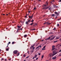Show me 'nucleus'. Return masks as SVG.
Instances as JSON below:
<instances>
[{
  "mask_svg": "<svg viewBox=\"0 0 61 61\" xmlns=\"http://www.w3.org/2000/svg\"><path fill=\"white\" fill-rule=\"evenodd\" d=\"M48 3H47V2H46V5H43V7L42 8L43 9H45L46 10L47 9H48L49 7V6H47L48 5Z\"/></svg>",
  "mask_w": 61,
  "mask_h": 61,
  "instance_id": "f257e3e1",
  "label": "nucleus"
},
{
  "mask_svg": "<svg viewBox=\"0 0 61 61\" xmlns=\"http://www.w3.org/2000/svg\"><path fill=\"white\" fill-rule=\"evenodd\" d=\"M54 56V54L52 53H50L49 54V56L50 57H53Z\"/></svg>",
  "mask_w": 61,
  "mask_h": 61,
  "instance_id": "f03ea898",
  "label": "nucleus"
},
{
  "mask_svg": "<svg viewBox=\"0 0 61 61\" xmlns=\"http://www.w3.org/2000/svg\"><path fill=\"white\" fill-rule=\"evenodd\" d=\"M18 51L16 50H15L13 51V53H14V54H16L17 53Z\"/></svg>",
  "mask_w": 61,
  "mask_h": 61,
  "instance_id": "7ed1b4c3",
  "label": "nucleus"
},
{
  "mask_svg": "<svg viewBox=\"0 0 61 61\" xmlns=\"http://www.w3.org/2000/svg\"><path fill=\"white\" fill-rule=\"evenodd\" d=\"M57 49H56L54 51H53V55L54 56V55H56V53H55V52H56V50Z\"/></svg>",
  "mask_w": 61,
  "mask_h": 61,
  "instance_id": "20e7f679",
  "label": "nucleus"
},
{
  "mask_svg": "<svg viewBox=\"0 0 61 61\" xmlns=\"http://www.w3.org/2000/svg\"><path fill=\"white\" fill-rule=\"evenodd\" d=\"M33 15H32L31 16H29V17L30 18V19H32V18L33 17Z\"/></svg>",
  "mask_w": 61,
  "mask_h": 61,
  "instance_id": "39448f33",
  "label": "nucleus"
},
{
  "mask_svg": "<svg viewBox=\"0 0 61 61\" xmlns=\"http://www.w3.org/2000/svg\"><path fill=\"white\" fill-rule=\"evenodd\" d=\"M21 28H18L17 29V32L18 33V31H20V29Z\"/></svg>",
  "mask_w": 61,
  "mask_h": 61,
  "instance_id": "423d86ee",
  "label": "nucleus"
},
{
  "mask_svg": "<svg viewBox=\"0 0 61 61\" xmlns=\"http://www.w3.org/2000/svg\"><path fill=\"white\" fill-rule=\"evenodd\" d=\"M51 24V23H49L48 22H46V24H47L48 25H49Z\"/></svg>",
  "mask_w": 61,
  "mask_h": 61,
  "instance_id": "0eeeda50",
  "label": "nucleus"
},
{
  "mask_svg": "<svg viewBox=\"0 0 61 61\" xmlns=\"http://www.w3.org/2000/svg\"><path fill=\"white\" fill-rule=\"evenodd\" d=\"M35 48V47H31L30 48V49L33 50H34Z\"/></svg>",
  "mask_w": 61,
  "mask_h": 61,
  "instance_id": "6e6552de",
  "label": "nucleus"
},
{
  "mask_svg": "<svg viewBox=\"0 0 61 61\" xmlns=\"http://www.w3.org/2000/svg\"><path fill=\"white\" fill-rule=\"evenodd\" d=\"M55 36H54V37H53V38L51 39H50V40H51H51H53V39H54V38H55Z\"/></svg>",
  "mask_w": 61,
  "mask_h": 61,
  "instance_id": "1a4fd4ad",
  "label": "nucleus"
},
{
  "mask_svg": "<svg viewBox=\"0 0 61 61\" xmlns=\"http://www.w3.org/2000/svg\"><path fill=\"white\" fill-rule=\"evenodd\" d=\"M54 8H58V6H56V5H54Z\"/></svg>",
  "mask_w": 61,
  "mask_h": 61,
  "instance_id": "9d476101",
  "label": "nucleus"
},
{
  "mask_svg": "<svg viewBox=\"0 0 61 61\" xmlns=\"http://www.w3.org/2000/svg\"><path fill=\"white\" fill-rule=\"evenodd\" d=\"M55 50H56V48H52V51H53V50H55Z\"/></svg>",
  "mask_w": 61,
  "mask_h": 61,
  "instance_id": "9b49d317",
  "label": "nucleus"
},
{
  "mask_svg": "<svg viewBox=\"0 0 61 61\" xmlns=\"http://www.w3.org/2000/svg\"><path fill=\"white\" fill-rule=\"evenodd\" d=\"M29 22L28 21H26L25 22V23L26 25H27H27H28V24Z\"/></svg>",
  "mask_w": 61,
  "mask_h": 61,
  "instance_id": "f8f14e48",
  "label": "nucleus"
},
{
  "mask_svg": "<svg viewBox=\"0 0 61 61\" xmlns=\"http://www.w3.org/2000/svg\"><path fill=\"white\" fill-rule=\"evenodd\" d=\"M50 38H51V36H50L49 38H47V39H46L45 40H49V39H50Z\"/></svg>",
  "mask_w": 61,
  "mask_h": 61,
  "instance_id": "ddd939ff",
  "label": "nucleus"
},
{
  "mask_svg": "<svg viewBox=\"0 0 61 61\" xmlns=\"http://www.w3.org/2000/svg\"><path fill=\"white\" fill-rule=\"evenodd\" d=\"M36 50H39V46H38L36 47Z\"/></svg>",
  "mask_w": 61,
  "mask_h": 61,
  "instance_id": "4468645a",
  "label": "nucleus"
},
{
  "mask_svg": "<svg viewBox=\"0 0 61 61\" xmlns=\"http://www.w3.org/2000/svg\"><path fill=\"white\" fill-rule=\"evenodd\" d=\"M35 57H34V58H36V57H37V55L35 54Z\"/></svg>",
  "mask_w": 61,
  "mask_h": 61,
  "instance_id": "2eb2a0df",
  "label": "nucleus"
},
{
  "mask_svg": "<svg viewBox=\"0 0 61 61\" xmlns=\"http://www.w3.org/2000/svg\"><path fill=\"white\" fill-rule=\"evenodd\" d=\"M34 51L33 50H31L30 51V52H31V54H32V53H33V52H34Z\"/></svg>",
  "mask_w": 61,
  "mask_h": 61,
  "instance_id": "dca6fc26",
  "label": "nucleus"
},
{
  "mask_svg": "<svg viewBox=\"0 0 61 61\" xmlns=\"http://www.w3.org/2000/svg\"><path fill=\"white\" fill-rule=\"evenodd\" d=\"M27 36V35H25L24 36V37H25H25H26V36Z\"/></svg>",
  "mask_w": 61,
  "mask_h": 61,
  "instance_id": "f3484780",
  "label": "nucleus"
},
{
  "mask_svg": "<svg viewBox=\"0 0 61 61\" xmlns=\"http://www.w3.org/2000/svg\"><path fill=\"white\" fill-rule=\"evenodd\" d=\"M56 57H53L52 58V59H56Z\"/></svg>",
  "mask_w": 61,
  "mask_h": 61,
  "instance_id": "a211bd4d",
  "label": "nucleus"
},
{
  "mask_svg": "<svg viewBox=\"0 0 61 61\" xmlns=\"http://www.w3.org/2000/svg\"><path fill=\"white\" fill-rule=\"evenodd\" d=\"M9 48L8 47V48H7V49H6V50L7 51H8L9 50Z\"/></svg>",
  "mask_w": 61,
  "mask_h": 61,
  "instance_id": "6ab92c4d",
  "label": "nucleus"
},
{
  "mask_svg": "<svg viewBox=\"0 0 61 61\" xmlns=\"http://www.w3.org/2000/svg\"><path fill=\"white\" fill-rule=\"evenodd\" d=\"M30 21H31V19H30L29 20H28V22H30Z\"/></svg>",
  "mask_w": 61,
  "mask_h": 61,
  "instance_id": "aec40b11",
  "label": "nucleus"
},
{
  "mask_svg": "<svg viewBox=\"0 0 61 61\" xmlns=\"http://www.w3.org/2000/svg\"><path fill=\"white\" fill-rule=\"evenodd\" d=\"M21 26H17V27L18 28H21Z\"/></svg>",
  "mask_w": 61,
  "mask_h": 61,
  "instance_id": "412c9836",
  "label": "nucleus"
},
{
  "mask_svg": "<svg viewBox=\"0 0 61 61\" xmlns=\"http://www.w3.org/2000/svg\"><path fill=\"white\" fill-rule=\"evenodd\" d=\"M33 24H34V23H31L30 24V25H33Z\"/></svg>",
  "mask_w": 61,
  "mask_h": 61,
  "instance_id": "4be33fe9",
  "label": "nucleus"
},
{
  "mask_svg": "<svg viewBox=\"0 0 61 61\" xmlns=\"http://www.w3.org/2000/svg\"><path fill=\"white\" fill-rule=\"evenodd\" d=\"M35 44H33L32 46H31V47H34V46H35Z\"/></svg>",
  "mask_w": 61,
  "mask_h": 61,
  "instance_id": "5701e85b",
  "label": "nucleus"
},
{
  "mask_svg": "<svg viewBox=\"0 0 61 61\" xmlns=\"http://www.w3.org/2000/svg\"><path fill=\"white\" fill-rule=\"evenodd\" d=\"M55 47V46L54 45H53L52 46V48H54Z\"/></svg>",
  "mask_w": 61,
  "mask_h": 61,
  "instance_id": "b1692460",
  "label": "nucleus"
},
{
  "mask_svg": "<svg viewBox=\"0 0 61 61\" xmlns=\"http://www.w3.org/2000/svg\"><path fill=\"white\" fill-rule=\"evenodd\" d=\"M55 15L54 14H52V16H55Z\"/></svg>",
  "mask_w": 61,
  "mask_h": 61,
  "instance_id": "393cba45",
  "label": "nucleus"
},
{
  "mask_svg": "<svg viewBox=\"0 0 61 61\" xmlns=\"http://www.w3.org/2000/svg\"><path fill=\"white\" fill-rule=\"evenodd\" d=\"M34 21V20H32L31 21V22H32V23H33V21Z\"/></svg>",
  "mask_w": 61,
  "mask_h": 61,
  "instance_id": "a878e982",
  "label": "nucleus"
},
{
  "mask_svg": "<svg viewBox=\"0 0 61 61\" xmlns=\"http://www.w3.org/2000/svg\"><path fill=\"white\" fill-rule=\"evenodd\" d=\"M44 56L43 55H42V56H41V58L42 59V58H43V57H44Z\"/></svg>",
  "mask_w": 61,
  "mask_h": 61,
  "instance_id": "bb28decb",
  "label": "nucleus"
},
{
  "mask_svg": "<svg viewBox=\"0 0 61 61\" xmlns=\"http://www.w3.org/2000/svg\"><path fill=\"white\" fill-rule=\"evenodd\" d=\"M14 43H15V42H12V44H14Z\"/></svg>",
  "mask_w": 61,
  "mask_h": 61,
  "instance_id": "cd10ccee",
  "label": "nucleus"
},
{
  "mask_svg": "<svg viewBox=\"0 0 61 61\" xmlns=\"http://www.w3.org/2000/svg\"><path fill=\"white\" fill-rule=\"evenodd\" d=\"M57 15H59V12H58V13L57 12Z\"/></svg>",
  "mask_w": 61,
  "mask_h": 61,
  "instance_id": "c85d7f7f",
  "label": "nucleus"
},
{
  "mask_svg": "<svg viewBox=\"0 0 61 61\" xmlns=\"http://www.w3.org/2000/svg\"><path fill=\"white\" fill-rule=\"evenodd\" d=\"M59 26V24H57V26Z\"/></svg>",
  "mask_w": 61,
  "mask_h": 61,
  "instance_id": "c756f323",
  "label": "nucleus"
},
{
  "mask_svg": "<svg viewBox=\"0 0 61 61\" xmlns=\"http://www.w3.org/2000/svg\"><path fill=\"white\" fill-rule=\"evenodd\" d=\"M27 15L26 14V15L25 16V17L26 18V17H27Z\"/></svg>",
  "mask_w": 61,
  "mask_h": 61,
  "instance_id": "7c9ffc66",
  "label": "nucleus"
},
{
  "mask_svg": "<svg viewBox=\"0 0 61 61\" xmlns=\"http://www.w3.org/2000/svg\"><path fill=\"white\" fill-rule=\"evenodd\" d=\"M29 56H28L26 58H29Z\"/></svg>",
  "mask_w": 61,
  "mask_h": 61,
  "instance_id": "2f4dec72",
  "label": "nucleus"
},
{
  "mask_svg": "<svg viewBox=\"0 0 61 61\" xmlns=\"http://www.w3.org/2000/svg\"><path fill=\"white\" fill-rule=\"evenodd\" d=\"M19 53H18V54H17V56H19Z\"/></svg>",
  "mask_w": 61,
  "mask_h": 61,
  "instance_id": "473e14b6",
  "label": "nucleus"
},
{
  "mask_svg": "<svg viewBox=\"0 0 61 61\" xmlns=\"http://www.w3.org/2000/svg\"><path fill=\"white\" fill-rule=\"evenodd\" d=\"M56 42H57V41H55L54 42V43H56Z\"/></svg>",
  "mask_w": 61,
  "mask_h": 61,
  "instance_id": "72a5a7b5",
  "label": "nucleus"
},
{
  "mask_svg": "<svg viewBox=\"0 0 61 61\" xmlns=\"http://www.w3.org/2000/svg\"><path fill=\"white\" fill-rule=\"evenodd\" d=\"M25 56H26V55H25L24 54L23 55V56L24 57H25Z\"/></svg>",
  "mask_w": 61,
  "mask_h": 61,
  "instance_id": "f704fd0d",
  "label": "nucleus"
},
{
  "mask_svg": "<svg viewBox=\"0 0 61 61\" xmlns=\"http://www.w3.org/2000/svg\"><path fill=\"white\" fill-rule=\"evenodd\" d=\"M46 47V46H44L43 47V48H45Z\"/></svg>",
  "mask_w": 61,
  "mask_h": 61,
  "instance_id": "c9c22d12",
  "label": "nucleus"
},
{
  "mask_svg": "<svg viewBox=\"0 0 61 61\" xmlns=\"http://www.w3.org/2000/svg\"><path fill=\"white\" fill-rule=\"evenodd\" d=\"M55 14H57V12H55Z\"/></svg>",
  "mask_w": 61,
  "mask_h": 61,
  "instance_id": "e433bc0d",
  "label": "nucleus"
},
{
  "mask_svg": "<svg viewBox=\"0 0 61 61\" xmlns=\"http://www.w3.org/2000/svg\"><path fill=\"white\" fill-rule=\"evenodd\" d=\"M39 46V47L40 48H41V46Z\"/></svg>",
  "mask_w": 61,
  "mask_h": 61,
  "instance_id": "4c0bfd02",
  "label": "nucleus"
},
{
  "mask_svg": "<svg viewBox=\"0 0 61 61\" xmlns=\"http://www.w3.org/2000/svg\"><path fill=\"white\" fill-rule=\"evenodd\" d=\"M54 30H56V28H54V29H53Z\"/></svg>",
  "mask_w": 61,
  "mask_h": 61,
  "instance_id": "58836bf2",
  "label": "nucleus"
},
{
  "mask_svg": "<svg viewBox=\"0 0 61 61\" xmlns=\"http://www.w3.org/2000/svg\"><path fill=\"white\" fill-rule=\"evenodd\" d=\"M45 49H44V48H43L42 49V50H45Z\"/></svg>",
  "mask_w": 61,
  "mask_h": 61,
  "instance_id": "ea45409f",
  "label": "nucleus"
},
{
  "mask_svg": "<svg viewBox=\"0 0 61 61\" xmlns=\"http://www.w3.org/2000/svg\"><path fill=\"white\" fill-rule=\"evenodd\" d=\"M1 15H5V14H2Z\"/></svg>",
  "mask_w": 61,
  "mask_h": 61,
  "instance_id": "a19ab883",
  "label": "nucleus"
},
{
  "mask_svg": "<svg viewBox=\"0 0 61 61\" xmlns=\"http://www.w3.org/2000/svg\"><path fill=\"white\" fill-rule=\"evenodd\" d=\"M34 10H36V7H35L34 8Z\"/></svg>",
  "mask_w": 61,
  "mask_h": 61,
  "instance_id": "79ce46f5",
  "label": "nucleus"
},
{
  "mask_svg": "<svg viewBox=\"0 0 61 61\" xmlns=\"http://www.w3.org/2000/svg\"><path fill=\"white\" fill-rule=\"evenodd\" d=\"M58 53H59V52H58L57 51V52H56V54H57Z\"/></svg>",
  "mask_w": 61,
  "mask_h": 61,
  "instance_id": "37998d69",
  "label": "nucleus"
},
{
  "mask_svg": "<svg viewBox=\"0 0 61 61\" xmlns=\"http://www.w3.org/2000/svg\"><path fill=\"white\" fill-rule=\"evenodd\" d=\"M36 29H33V30H36Z\"/></svg>",
  "mask_w": 61,
  "mask_h": 61,
  "instance_id": "c03bdc74",
  "label": "nucleus"
},
{
  "mask_svg": "<svg viewBox=\"0 0 61 61\" xmlns=\"http://www.w3.org/2000/svg\"><path fill=\"white\" fill-rule=\"evenodd\" d=\"M38 55H39L40 56V55H41V54H40V53H39L38 54Z\"/></svg>",
  "mask_w": 61,
  "mask_h": 61,
  "instance_id": "a18cd8bd",
  "label": "nucleus"
},
{
  "mask_svg": "<svg viewBox=\"0 0 61 61\" xmlns=\"http://www.w3.org/2000/svg\"><path fill=\"white\" fill-rule=\"evenodd\" d=\"M46 24V22H45L44 23V25H45V24Z\"/></svg>",
  "mask_w": 61,
  "mask_h": 61,
  "instance_id": "49530a36",
  "label": "nucleus"
},
{
  "mask_svg": "<svg viewBox=\"0 0 61 61\" xmlns=\"http://www.w3.org/2000/svg\"><path fill=\"white\" fill-rule=\"evenodd\" d=\"M38 59V58H37L36 59V60H37V59Z\"/></svg>",
  "mask_w": 61,
  "mask_h": 61,
  "instance_id": "de8ad7c7",
  "label": "nucleus"
},
{
  "mask_svg": "<svg viewBox=\"0 0 61 61\" xmlns=\"http://www.w3.org/2000/svg\"><path fill=\"white\" fill-rule=\"evenodd\" d=\"M10 43H11V42H9V43L8 44H10Z\"/></svg>",
  "mask_w": 61,
  "mask_h": 61,
  "instance_id": "09e8293b",
  "label": "nucleus"
},
{
  "mask_svg": "<svg viewBox=\"0 0 61 61\" xmlns=\"http://www.w3.org/2000/svg\"><path fill=\"white\" fill-rule=\"evenodd\" d=\"M61 51V49L60 50V51H59V52H60Z\"/></svg>",
  "mask_w": 61,
  "mask_h": 61,
  "instance_id": "8fccbe9b",
  "label": "nucleus"
},
{
  "mask_svg": "<svg viewBox=\"0 0 61 61\" xmlns=\"http://www.w3.org/2000/svg\"><path fill=\"white\" fill-rule=\"evenodd\" d=\"M54 36L53 35H52L51 36V37H53Z\"/></svg>",
  "mask_w": 61,
  "mask_h": 61,
  "instance_id": "3c124183",
  "label": "nucleus"
},
{
  "mask_svg": "<svg viewBox=\"0 0 61 61\" xmlns=\"http://www.w3.org/2000/svg\"><path fill=\"white\" fill-rule=\"evenodd\" d=\"M60 19H59L57 20V21H58V20H60Z\"/></svg>",
  "mask_w": 61,
  "mask_h": 61,
  "instance_id": "603ef678",
  "label": "nucleus"
},
{
  "mask_svg": "<svg viewBox=\"0 0 61 61\" xmlns=\"http://www.w3.org/2000/svg\"><path fill=\"white\" fill-rule=\"evenodd\" d=\"M44 40H42L41 41V42H42V41H44Z\"/></svg>",
  "mask_w": 61,
  "mask_h": 61,
  "instance_id": "864d4df0",
  "label": "nucleus"
},
{
  "mask_svg": "<svg viewBox=\"0 0 61 61\" xmlns=\"http://www.w3.org/2000/svg\"><path fill=\"white\" fill-rule=\"evenodd\" d=\"M45 15H44L43 16V17H45Z\"/></svg>",
  "mask_w": 61,
  "mask_h": 61,
  "instance_id": "5fc2aeb1",
  "label": "nucleus"
},
{
  "mask_svg": "<svg viewBox=\"0 0 61 61\" xmlns=\"http://www.w3.org/2000/svg\"><path fill=\"white\" fill-rule=\"evenodd\" d=\"M1 60H4V59H3V58H2L1 59Z\"/></svg>",
  "mask_w": 61,
  "mask_h": 61,
  "instance_id": "6e6d98bb",
  "label": "nucleus"
},
{
  "mask_svg": "<svg viewBox=\"0 0 61 61\" xmlns=\"http://www.w3.org/2000/svg\"><path fill=\"white\" fill-rule=\"evenodd\" d=\"M52 2H53V0H52V1H51V3H52Z\"/></svg>",
  "mask_w": 61,
  "mask_h": 61,
  "instance_id": "4d7b16f0",
  "label": "nucleus"
},
{
  "mask_svg": "<svg viewBox=\"0 0 61 61\" xmlns=\"http://www.w3.org/2000/svg\"><path fill=\"white\" fill-rule=\"evenodd\" d=\"M34 57H33V58L32 59H34Z\"/></svg>",
  "mask_w": 61,
  "mask_h": 61,
  "instance_id": "13d9d810",
  "label": "nucleus"
},
{
  "mask_svg": "<svg viewBox=\"0 0 61 61\" xmlns=\"http://www.w3.org/2000/svg\"><path fill=\"white\" fill-rule=\"evenodd\" d=\"M27 53H28V54H29V51H28V52H27Z\"/></svg>",
  "mask_w": 61,
  "mask_h": 61,
  "instance_id": "bf43d9fd",
  "label": "nucleus"
},
{
  "mask_svg": "<svg viewBox=\"0 0 61 61\" xmlns=\"http://www.w3.org/2000/svg\"><path fill=\"white\" fill-rule=\"evenodd\" d=\"M22 30V28H21L20 29L21 30Z\"/></svg>",
  "mask_w": 61,
  "mask_h": 61,
  "instance_id": "052dcab7",
  "label": "nucleus"
},
{
  "mask_svg": "<svg viewBox=\"0 0 61 61\" xmlns=\"http://www.w3.org/2000/svg\"><path fill=\"white\" fill-rule=\"evenodd\" d=\"M28 13H30V11H28Z\"/></svg>",
  "mask_w": 61,
  "mask_h": 61,
  "instance_id": "680f3d73",
  "label": "nucleus"
},
{
  "mask_svg": "<svg viewBox=\"0 0 61 61\" xmlns=\"http://www.w3.org/2000/svg\"><path fill=\"white\" fill-rule=\"evenodd\" d=\"M5 61H6V59H5Z\"/></svg>",
  "mask_w": 61,
  "mask_h": 61,
  "instance_id": "e2e57ef3",
  "label": "nucleus"
},
{
  "mask_svg": "<svg viewBox=\"0 0 61 61\" xmlns=\"http://www.w3.org/2000/svg\"><path fill=\"white\" fill-rule=\"evenodd\" d=\"M48 10H50V8H49Z\"/></svg>",
  "mask_w": 61,
  "mask_h": 61,
  "instance_id": "0e129e2a",
  "label": "nucleus"
},
{
  "mask_svg": "<svg viewBox=\"0 0 61 61\" xmlns=\"http://www.w3.org/2000/svg\"><path fill=\"white\" fill-rule=\"evenodd\" d=\"M52 1H53V2H54V0H52Z\"/></svg>",
  "mask_w": 61,
  "mask_h": 61,
  "instance_id": "69168bd1",
  "label": "nucleus"
},
{
  "mask_svg": "<svg viewBox=\"0 0 61 61\" xmlns=\"http://www.w3.org/2000/svg\"><path fill=\"white\" fill-rule=\"evenodd\" d=\"M59 1L60 2H61V0H59Z\"/></svg>",
  "mask_w": 61,
  "mask_h": 61,
  "instance_id": "338daca9",
  "label": "nucleus"
},
{
  "mask_svg": "<svg viewBox=\"0 0 61 61\" xmlns=\"http://www.w3.org/2000/svg\"><path fill=\"white\" fill-rule=\"evenodd\" d=\"M59 38H58L57 39H59Z\"/></svg>",
  "mask_w": 61,
  "mask_h": 61,
  "instance_id": "774afa93",
  "label": "nucleus"
}]
</instances>
